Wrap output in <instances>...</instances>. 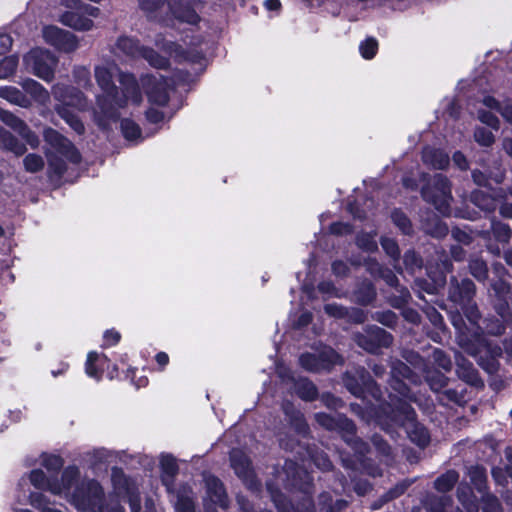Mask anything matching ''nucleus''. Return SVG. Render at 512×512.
I'll return each instance as SVG.
<instances>
[{"label":"nucleus","instance_id":"f257e3e1","mask_svg":"<svg viewBox=\"0 0 512 512\" xmlns=\"http://www.w3.org/2000/svg\"><path fill=\"white\" fill-rule=\"evenodd\" d=\"M389 399L368 407L369 415L387 433L396 427H405L407 421L416 419L415 409L403 397L389 394Z\"/></svg>","mask_w":512,"mask_h":512},{"label":"nucleus","instance_id":"f03ea898","mask_svg":"<svg viewBox=\"0 0 512 512\" xmlns=\"http://www.w3.org/2000/svg\"><path fill=\"white\" fill-rule=\"evenodd\" d=\"M476 285L467 276L452 275L448 283V300L454 307L463 310L467 322L474 328V334H479L481 314L475 301Z\"/></svg>","mask_w":512,"mask_h":512},{"label":"nucleus","instance_id":"7ed1b4c3","mask_svg":"<svg viewBox=\"0 0 512 512\" xmlns=\"http://www.w3.org/2000/svg\"><path fill=\"white\" fill-rule=\"evenodd\" d=\"M342 380L345 388L357 398L365 400L371 397L380 401L383 397L380 385L365 367L357 366L348 369L343 374Z\"/></svg>","mask_w":512,"mask_h":512},{"label":"nucleus","instance_id":"20e7f679","mask_svg":"<svg viewBox=\"0 0 512 512\" xmlns=\"http://www.w3.org/2000/svg\"><path fill=\"white\" fill-rule=\"evenodd\" d=\"M72 503L79 510L104 512L105 493L100 482L89 479L77 484L72 492Z\"/></svg>","mask_w":512,"mask_h":512},{"label":"nucleus","instance_id":"39448f33","mask_svg":"<svg viewBox=\"0 0 512 512\" xmlns=\"http://www.w3.org/2000/svg\"><path fill=\"white\" fill-rule=\"evenodd\" d=\"M454 265L447 255H443L434 264L430 263L426 267V277H417L414 280V287L428 294H438L445 288L447 283V274L451 273Z\"/></svg>","mask_w":512,"mask_h":512},{"label":"nucleus","instance_id":"423d86ee","mask_svg":"<svg viewBox=\"0 0 512 512\" xmlns=\"http://www.w3.org/2000/svg\"><path fill=\"white\" fill-rule=\"evenodd\" d=\"M422 199L431 204L440 214L448 216L451 212L452 200L451 182L444 175L435 177L432 184H426L421 188Z\"/></svg>","mask_w":512,"mask_h":512},{"label":"nucleus","instance_id":"0eeeda50","mask_svg":"<svg viewBox=\"0 0 512 512\" xmlns=\"http://www.w3.org/2000/svg\"><path fill=\"white\" fill-rule=\"evenodd\" d=\"M421 384V377L411 367L400 359L391 362L389 386L401 397L413 400L415 397L410 385Z\"/></svg>","mask_w":512,"mask_h":512},{"label":"nucleus","instance_id":"6e6552de","mask_svg":"<svg viewBox=\"0 0 512 512\" xmlns=\"http://www.w3.org/2000/svg\"><path fill=\"white\" fill-rule=\"evenodd\" d=\"M476 347L471 351L477 364L489 375H495L500 369L499 359L502 357L503 349L498 343L487 341L483 334L474 339Z\"/></svg>","mask_w":512,"mask_h":512},{"label":"nucleus","instance_id":"1a4fd4ad","mask_svg":"<svg viewBox=\"0 0 512 512\" xmlns=\"http://www.w3.org/2000/svg\"><path fill=\"white\" fill-rule=\"evenodd\" d=\"M24 64L36 77L51 82L55 77L56 58L43 49H32L23 58Z\"/></svg>","mask_w":512,"mask_h":512},{"label":"nucleus","instance_id":"9d476101","mask_svg":"<svg viewBox=\"0 0 512 512\" xmlns=\"http://www.w3.org/2000/svg\"><path fill=\"white\" fill-rule=\"evenodd\" d=\"M342 362V357L334 349L329 348L323 350L318 354L305 352L299 357L300 366L313 373H319L322 371H331L335 365Z\"/></svg>","mask_w":512,"mask_h":512},{"label":"nucleus","instance_id":"9b49d317","mask_svg":"<svg viewBox=\"0 0 512 512\" xmlns=\"http://www.w3.org/2000/svg\"><path fill=\"white\" fill-rule=\"evenodd\" d=\"M95 78L99 87L105 94L104 99H98V104L102 113L110 119H116L118 117V112L117 109L111 105V100L112 97H115L118 94V87L113 81L111 72L105 67H97L95 69Z\"/></svg>","mask_w":512,"mask_h":512},{"label":"nucleus","instance_id":"f8f14e48","mask_svg":"<svg viewBox=\"0 0 512 512\" xmlns=\"http://www.w3.org/2000/svg\"><path fill=\"white\" fill-rule=\"evenodd\" d=\"M393 335L377 325H367L364 333L357 336V344L369 353H377L381 348L393 344Z\"/></svg>","mask_w":512,"mask_h":512},{"label":"nucleus","instance_id":"ddd939ff","mask_svg":"<svg viewBox=\"0 0 512 512\" xmlns=\"http://www.w3.org/2000/svg\"><path fill=\"white\" fill-rule=\"evenodd\" d=\"M142 85L150 103L162 107L169 103L171 83L168 77L147 75L142 79Z\"/></svg>","mask_w":512,"mask_h":512},{"label":"nucleus","instance_id":"4468645a","mask_svg":"<svg viewBox=\"0 0 512 512\" xmlns=\"http://www.w3.org/2000/svg\"><path fill=\"white\" fill-rule=\"evenodd\" d=\"M45 42L59 52L72 53L78 49L79 41L75 34L55 25L43 28Z\"/></svg>","mask_w":512,"mask_h":512},{"label":"nucleus","instance_id":"2eb2a0df","mask_svg":"<svg viewBox=\"0 0 512 512\" xmlns=\"http://www.w3.org/2000/svg\"><path fill=\"white\" fill-rule=\"evenodd\" d=\"M121 85V92L112 97L111 105L115 104L118 108L127 106L129 100L134 104H139L142 100L141 90L134 74L121 72L118 79Z\"/></svg>","mask_w":512,"mask_h":512},{"label":"nucleus","instance_id":"dca6fc26","mask_svg":"<svg viewBox=\"0 0 512 512\" xmlns=\"http://www.w3.org/2000/svg\"><path fill=\"white\" fill-rule=\"evenodd\" d=\"M44 141L63 155L69 162L79 164L82 161L80 151L57 130L47 127L43 131Z\"/></svg>","mask_w":512,"mask_h":512},{"label":"nucleus","instance_id":"f3484780","mask_svg":"<svg viewBox=\"0 0 512 512\" xmlns=\"http://www.w3.org/2000/svg\"><path fill=\"white\" fill-rule=\"evenodd\" d=\"M168 10L173 19L180 23L198 25L201 21L200 15L192 4L186 0H169Z\"/></svg>","mask_w":512,"mask_h":512},{"label":"nucleus","instance_id":"a211bd4d","mask_svg":"<svg viewBox=\"0 0 512 512\" xmlns=\"http://www.w3.org/2000/svg\"><path fill=\"white\" fill-rule=\"evenodd\" d=\"M230 466L239 479L244 482L255 478L251 459L241 449H232L229 454Z\"/></svg>","mask_w":512,"mask_h":512},{"label":"nucleus","instance_id":"6ab92c4d","mask_svg":"<svg viewBox=\"0 0 512 512\" xmlns=\"http://www.w3.org/2000/svg\"><path fill=\"white\" fill-rule=\"evenodd\" d=\"M455 311L450 312V321L451 324L458 331L461 341L471 342L475 338L480 337V334L484 333L483 328L480 326L479 334H474L473 326L468 322L466 323V317L459 307H454Z\"/></svg>","mask_w":512,"mask_h":512},{"label":"nucleus","instance_id":"aec40b11","mask_svg":"<svg viewBox=\"0 0 512 512\" xmlns=\"http://www.w3.org/2000/svg\"><path fill=\"white\" fill-rule=\"evenodd\" d=\"M456 373L458 377L475 388H483L484 382L481 379L478 370L474 367L473 363L465 357L457 360Z\"/></svg>","mask_w":512,"mask_h":512},{"label":"nucleus","instance_id":"412c9836","mask_svg":"<svg viewBox=\"0 0 512 512\" xmlns=\"http://www.w3.org/2000/svg\"><path fill=\"white\" fill-rule=\"evenodd\" d=\"M206 492L213 504L222 509L229 507L228 495L223 482L216 476L206 480Z\"/></svg>","mask_w":512,"mask_h":512},{"label":"nucleus","instance_id":"4be33fe9","mask_svg":"<svg viewBox=\"0 0 512 512\" xmlns=\"http://www.w3.org/2000/svg\"><path fill=\"white\" fill-rule=\"evenodd\" d=\"M169 0H138L139 8L149 20L157 21L158 23L169 26V19L161 15L162 8L167 5Z\"/></svg>","mask_w":512,"mask_h":512},{"label":"nucleus","instance_id":"5701e85b","mask_svg":"<svg viewBox=\"0 0 512 512\" xmlns=\"http://www.w3.org/2000/svg\"><path fill=\"white\" fill-rule=\"evenodd\" d=\"M55 110L58 116L64 120L74 132L78 135H83L85 133L84 123L73 106L67 103H62L61 105H57Z\"/></svg>","mask_w":512,"mask_h":512},{"label":"nucleus","instance_id":"b1692460","mask_svg":"<svg viewBox=\"0 0 512 512\" xmlns=\"http://www.w3.org/2000/svg\"><path fill=\"white\" fill-rule=\"evenodd\" d=\"M267 491L277 512H299L289 497L277 485L268 483Z\"/></svg>","mask_w":512,"mask_h":512},{"label":"nucleus","instance_id":"393cba45","mask_svg":"<svg viewBox=\"0 0 512 512\" xmlns=\"http://www.w3.org/2000/svg\"><path fill=\"white\" fill-rule=\"evenodd\" d=\"M376 298V287L369 280L362 281L357 285L353 292V300L360 306H369L376 300Z\"/></svg>","mask_w":512,"mask_h":512},{"label":"nucleus","instance_id":"a878e982","mask_svg":"<svg viewBox=\"0 0 512 512\" xmlns=\"http://www.w3.org/2000/svg\"><path fill=\"white\" fill-rule=\"evenodd\" d=\"M0 149L11 152L17 157L24 155L27 151L26 144L4 128H0Z\"/></svg>","mask_w":512,"mask_h":512},{"label":"nucleus","instance_id":"bb28decb","mask_svg":"<svg viewBox=\"0 0 512 512\" xmlns=\"http://www.w3.org/2000/svg\"><path fill=\"white\" fill-rule=\"evenodd\" d=\"M469 201L481 212L487 216L493 213L497 208V200L488 192L482 190H473L470 194Z\"/></svg>","mask_w":512,"mask_h":512},{"label":"nucleus","instance_id":"cd10ccee","mask_svg":"<svg viewBox=\"0 0 512 512\" xmlns=\"http://www.w3.org/2000/svg\"><path fill=\"white\" fill-rule=\"evenodd\" d=\"M410 428L407 430L408 437L412 443L421 449H425L431 441L429 430L417 418L414 421H407Z\"/></svg>","mask_w":512,"mask_h":512},{"label":"nucleus","instance_id":"c85d7f7f","mask_svg":"<svg viewBox=\"0 0 512 512\" xmlns=\"http://www.w3.org/2000/svg\"><path fill=\"white\" fill-rule=\"evenodd\" d=\"M295 394L303 401L312 402L318 398L317 386L307 377H300L293 382Z\"/></svg>","mask_w":512,"mask_h":512},{"label":"nucleus","instance_id":"c756f323","mask_svg":"<svg viewBox=\"0 0 512 512\" xmlns=\"http://www.w3.org/2000/svg\"><path fill=\"white\" fill-rule=\"evenodd\" d=\"M60 21L63 25L73 28L77 31H88L94 25L90 18L75 11H65L61 15Z\"/></svg>","mask_w":512,"mask_h":512},{"label":"nucleus","instance_id":"7c9ffc66","mask_svg":"<svg viewBox=\"0 0 512 512\" xmlns=\"http://www.w3.org/2000/svg\"><path fill=\"white\" fill-rule=\"evenodd\" d=\"M423 161L434 169L445 170L450 164L449 155L442 149L429 148L423 151Z\"/></svg>","mask_w":512,"mask_h":512},{"label":"nucleus","instance_id":"2f4dec72","mask_svg":"<svg viewBox=\"0 0 512 512\" xmlns=\"http://www.w3.org/2000/svg\"><path fill=\"white\" fill-rule=\"evenodd\" d=\"M111 482L113 488L118 491V493H128L132 490V488H136V483L131 479V477L127 476L123 470V468L119 466H113L111 468Z\"/></svg>","mask_w":512,"mask_h":512},{"label":"nucleus","instance_id":"473e14b6","mask_svg":"<svg viewBox=\"0 0 512 512\" xmlns=\"http://www.w3.org/2000/svg\"><path fill=\"white\" fill-rule=\"evenodd\" d=\"M102 366H103V373L106 372L107 378L110 380L113 379H120V380H131L133 381L136 371V368L128 367L126 371L122 372V376L119 372L118 365L115 363H112V361L102 353Z\"/></svg>","mask_w":512,"mask_h":512},{"label":"nucleus","instance_id":"72a5a7b5","mask_svg":"<svg viewBox=\"0 0 512 512\" xmlns=\"http://www.w3.org/2000/svg\"><path fill=\"white\" fill-rule=\"evenodd\" d=\"M161 478L164 485L173 483L179 473V466L172 454H163L160 459Z\"/></svg>","mask_w":512,"mask_h":512},{"label":"nucleus","instance_id":"f704fd0d","mask_svg":"<svg viewBox=\"0 0 512 512\" xmlns=\"http://www.w3.org/2000/svg\"><path fill=\"white\" fill-rule=\"evenodd\" d=\"M140 58L146 60L151 67L156 69L168 70L171 66L170 59L168 57L161 55L158 51L149 46H144L142 48Z\"/></svg>","mask_w":512,"mask_h":512},{"label":"nucleus","instance_id":"c9c22d12","mask_svg":"<svg viewBox=\"0 0 512 512\" xmlns=\"http://www.w3.org/2000/svg\"><path fill=\"white\" fill-rule=\"evenodd\" d=\"M116 47L125 55L135 58L140 57L144 45L136 37L122 35L118 37Z\"/></svg>","mask_w":512,"mask_h":512},{"label":"nucleus","instance_id":"e433bc0d","mask_svg":"<svg viewBox=\"0 0 512 512\" xmlns=\"http://www.w3.org/2000/svg\"><path fill=\"white\" fill-rule=\"evenodd\" d=\"M85 373L96 381H100L103 377L102 353L91 351L87 354L85 362Z\"/></svg>","mask_w":512,"mask_h":512},{"label":"nucleus","instance_id":"4c0bfd02","mask_svg":"<svg viewBox=\"0 0 512 512\" xmlns=\"http://www.w3.org/2000/svg\"><path fill=\"white\" fill-rule=\"evenodd\" d=\"M459 480V473L450 469L438 476L434 481V488L441 493L451 491Z\"/></svg>","mask_w":512,"mask_h":512},{"label":"nucleus","instance_id":"58836bf2","mask_svg":"<svg viewBox=\"0 0 512 512\" xmlns=\"http://www.w3.org/2000/svg\"><path fill=\"white\" fill-rule=\"evenodd\" d=\"M390 218L403 235L411 236L414 233L410 218L401 208H394L391 211Z\"/></svg>","mask_w":512,"mask_h":512},{"label":"nucleus","instance_id":"ea45409f","mask_svg":"<svg viewBox=\"0 0 512 512\" xmlns=\"http://www.w3.org/2000/svg\"><path fill=\"white\" fill-rule=\"evenodd\" d=\"M161 49L170 55L174 54L177 57H182L185 60H189L194 63L203 58L202 54L198 52L190 57V52L185 50L179 43L175 41H164L161 45Z\"/></svg>","mask_w":512,"mask_h":512},{"label":"nucleus","instance_id":"a19ab883","mask_svg":"<svg viewBox=\"0 0 512 512\" xmlns=\"http://www.w3.org/2000/svg\"><path fill=\"white\" fill-rule=\"evenodd\" d=\"M335 432L339 433L342 439L347 442L351 441L357 434V427L353 420L344 414H338L337 426Z\"/></svg>","mask_w":512,"mask_h":512},{"label":"nucleus","instance_id":"79ce46f5","mask_svg":"<svg viewBox=\"0 0 512 512\" xmlns=\"http://www.w3.org/2000/svg\"><path fill=\"white\" fill-rule=\"evenodd\" d=\"M425 381L432 391L438 393L448 385L449 378L440 370L432 369L426 371Z\"/></svg>","mask_w":512,"mask_h":512},{"label":"nucleus","instance_id":"37998d69","mask_svg":"<svg viewBox=\"0 0 512 512\" xmlns=\"http://www.w3.org/2000/svg\"><path fill=\"white\" fill-rule=\"evenodd\" d=\"M468 269L470 274L480 283H485L488 280V265L485 260L480 257H473L468 262Z\"/></svg>","mask_w":512,"mask_h":512},{"label":"nucleus","instance_id":"c03bdc74","mask_svg":"<svg viewBox=\"0 0 512 512\" xmlns=\"http://www.w3.org/2000/svg\"><path fill=\"white\" fill-rule=\"evenodd\" d=\"M491 233L494 239L499 243H508L512 237L511 227L495 218L491 220Z\"/></svg>","mask_w":512,"mask_h":512},{"label":"nucleus","instance_id":"a18cd8bd","mask_svg":"<svg viewBox=\"0 0 512 512\" xmlns=\"http://www.w3.org/2000/svg\"><path fill=\"white\" fill-rule=\"evenodd\" d=\"M470 480L474 488L485 495L488 489L486 469L482 466H475L470 470Z\"/></svg>","mask_w":512,"mask_h":512},{"label":"nucleus","instance_id":"49530a36","mask_svg":"<svg viewBox=\"0 0 512 512\" xmlns=\"http://www.w3.org/2000/svg\"><path fill=\"white\" fill-rule=\"evenodd\" d=\"M453 500L450 496H430L426 502L427 512H447V508L452 507Z\"/></svg>","mask_w":512,"mask_h":512},{"label":"nucleus","instance_id":"de8ad7c7","mask_svg":"<svg viewBox=\"0 0 512 512\" xmlns=\"http://www.w3.org/2000/svg\"><path fill=\"white\" fill-rule=\"evenodd\" d=\"M67 171L66 162L57 155L48 157V169L47 173L50 179L54 177L61 179Z\"/></svg>","mask_w":512,"mask_h":512},{"label":"nucleus","instance_id":"09e8293b","mask_svg":"<svg viewBox=\"0 0 512 512\" xmlns=\"http://www.w3.org/2000/svg\"><path fill=\"white\" fill-rule=\"evenodd\" d=\"M375 235V233L362 231L356 235L355 243L362 251L374 253L378 250Z\"/></svg>","mask_w":512,"mask_h":512},{"label":"nucleus","instance_id":"8fccbe9b","mask_svg":"<svg viewBox=\"0 0 512 512\" xmlns=\"http://www.w3.org/2000/svg\"><path fill=\"white\" fill-rule=\"evenodd\" d=\"M507 327H512V325H508L502 318H497L495 316L484 319V329L487 334L492 336H501L505 333Z\"/></svg>","mask_w":512,"mask_h":512},{"label":"nucleus","instance_id":"3c124183","mask_svg":"<svg viewBox=\"0 0 512 512\" xmlns=\"http://www.w3.org/2000/svg\"><path fill=\"white\" fill-rule=\"evenodd\" d=\"M80 478V469L76 465H69L62 471L61 482L64 491H70L73 486H76Z\"/></svg>","mask_w":512,"mask_h":512},{"label":"nucleus","instance_id":"603ef678","mask_svg":"<svg viewBox=\"0 0 512 512\" xmlns=\"http://www.w3.org/2000/svg\"><path fill=\"white\" fill-rule=\"evenodd\" d=\"M0 97L20 106H25L26 95L14 86H5L0 88Z\"/></svg>","mask_w":512,"mask_h":512},{"label":"nucleus","instance_id":"864d4df0","mask_svg":"<svg viewBox=\"0 0 512 512\" xmlns=\"http://www.w3.org/2000/svg\"><path fill=\"white\" fill-rule=\"evenodd\" d=\"M120 128L126 140L133 141L141 137L140 126L130 118H123L120 122Z\"/></svg>","mask_w":512,"mask_h":512},{"label":"nucleus","instance_id":"5fc2aeb1","mask_svg":"<svg viewBox=\"0 0 512 512\" xmlns=\"http://www.w3.org/2000/svg\"><path fill=\"white\" fill-rule=\"evenodd\" d=\"M403 264L408 273H415L423 267V259L415 250L409 249L403 255Z\"/></svg>","mask_w":512,"mask_h":512},{"label":"nucleus","instance_id":"6e6d98bb","mask_svg":"<svg viewBox=\"0 0 512 512\" xmlns=\"http://www.w3.org/2000/svg\"><path fill=\"white\" fill-rule=\"evenodd\" d=\"M23 87L36 100L44 101L49 97L47 90L36 80L27 79Z\"/></svg>","mask_w":512,"mask_h":512},{"label":"nucleus","instance_id":"4d7b16f0","mask_svg":"<svg viewBox=\"0 0 512 512\" xmlns=\"http://www.w3.org/2000/svg\"><path fill=\"white\" fill-rule=\"evenodd\" d=\"M44 160L41 155L29 153L23 159V166L26 172L37 173L44 168Z\"/></svg>","mask_w":512,"mask_h":512},{"label":"nucleus","instance_id":"13d9d810","mask_svg":"<svg viewBox=\"0 0 512 512\" xmlns=\"http://www.w3.org/2000/svg\"><path fill=\"white\" fill-rule=\"evenodd\" d=\"M380 244L384 252L394 261H398L401 257L398 242L394 238L382 236Z\"/></svg>","mask_w":512,"mask_h":512},{"label":"nucleus","instance_id":"bf43d9fd","mask_svg":"<svg viewBox=\"0 0 512 512\" xmlns=\"http://www.w3.org/2000/svg\"><path fill=\"white\" fill-rule=\"evenodd\" d=\"M359 51L364 59H373L378 52V41L373 37L366 38L360 43Z\"/></svg>","mask_w":512,"mask_h":512},{"label":"nucleus","instance_id":"052dcab7","mask_svg":"<svg viewBox=\"0 0 512 512\" xmlns=\"http://www.w3.org/2000/svg\"><path fill=\"white\" fill-rule=\"evenodd\" d=\"M373 319L382 325L394 329L398 324V316L391 310L377 311L373 314Z\"/></svg>","mask_w":512,"mask_h":512},{"label":"nucleus","instance_id":"680f3d73","mask_svg":"<svg viewBox=\"0 0 512 512\" xmlns=\"http://www.w3.org/2000/svg\"><path fill=\"white\" fill-rule=\"evenodd\" d=\"M0 120L14 130L16 133L23 127L26 123L24 120L16 116L14 113L7 110H0Z\"/></svg>","mask_w":512,"mask_h":512},{"label":"nucleus","instance_id":"e2e57ef3","mask_svg":"<svg viewBox=\"0 0 512 512\" xmlns=\"http://www.w3.org/2000/svg\"><path fill=\"white\" fill-rule=\"evenodd\" d=\"M18 66V59L15 56L5 57L0 61V79H5L12 76Z\"/></svg>","mask_w":512,"mask_h":512},{"label":"nucleus","instance_id":"0e129e2a","mask_svg":"<svg viewBox=\"0 0 512 512\" xmlns=\"http://www.w3.org/2000/svg\"><path fill=\"white\" fill-rule=\"evenodd\" d=\"M475 141L484 147H490L495 142L494 134L485 127H477L474 131Z\"/></svg>","mask_w":512,"mask_h":512},{"label":"nucleus","instance_id":"69168bd1","mask_svg":"<svg viewBox=\"0 0 512 512\" xmlns=\"http://www.w3.org/2000/svg\"><path fill=\"white\" fill-rule=\"evenodd\" d=\"M481 512H502L501 503L498 498L489 493L482 495Z\"/></svg>","mask_w":512,"mask_h":512},{"label":"nucleus","instance_id":"338daca9","mask_svg":"<svg viewBox=\"0 0 512 512\" xmlns=\"http://www.w3.org/2000/svg\"><path fill=\"white\" fill-rule=\"evenodd\" d=\"M288 422L293 430L301 436H306L310 431L309 425L302 412L297 416L294 415V417L289 419Z\"/></svg>","mask_w":512,"mask_h":512},{"label":"nucleus","instance_id":"774afa93","mask_svg":"<svg viewBox=\"0 0 512 512\" xmlns=\"http://www.w3.org/2000/svg\"><path fill=\"white\" fill-rule=\"evenodd\" d=\"M29 503L32 507L41 512H45L46 509L50 508V500L42 492H31L29 494Z\"/></svg>","mask_w":512,"mask_h":512}]
</instances>
